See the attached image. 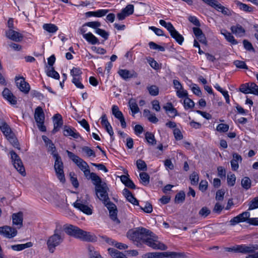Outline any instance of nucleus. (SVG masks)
<instances>
[{"mask_svg":"<svg viewBox=\"0 0 258 258\" xmlns=\"http://www.w3.org/2000/svg\"><path fill=\"white\" fill-rule=\"evenodd\" d=\"M10 154L14 167L21 175L23 176L25 175V168L19 156L14 151H11Z\"/></svg>","mask_w":258,"mask_h":258,"instance_id":"6","label":"nucleus"},{"mask_svg":"<svg viewBox=\"0 0 258 258\" xmlns=\"http://www.w3.org/2000/svg\"><path fill=\"white\" fill-rule=\"evenodd\" d=\"M170 34L171 37L175 39L179 44L181 45L182 43L184 38L175 29Z\"/></svg>","mask_w":258,"mask_h":258,"instance_id":"34","label":"nucleus"},{"mask_svg":"<svg viewBox=\"0 0 258 258\" xmlns=\"http://www.w3.org/2000/svg\"><path fill=\"white\" fill-rule=\"evenodd\" d=\"M123 194L129 202L134 205H139L138 201L128 189L125 188L123 190Z\"/></svg>","mask_w":258,"mask_h":258,"instance_id":"24","label":"nucleus"},{"mask_svg":"<svg viewBox=\"0 0 258 258\" xmlns=\"http://www.w3.org/2000/svg\"><path fill=\"white\" fill-rule=\"evenodd\" d=\"M140 209L146 213H151L153 211L152 205L148 202L146 203L145 206L144 207L140 206Z\"/></svg>","mask_w":258,"mask_h":258,"instance_id":"64","label":"nucleus"},{"mask_svg":"<svg viewBox=\"0 0 258 258\" xmlns=\"http://www.w3.org/2000/svg\"><path fill=\"white\" fill-rule=\"evenodd\" d=\"M145 138L149 144L154 145L156 144V140L155 138L154 135L150 133L147 132L145 134Z\"/></svg>","mask_w":258,"mask_h":258,"instance_id":"40","label":"nucleus"},{"mask_svg":"<svg viewBox=\"0 0 258 258\" xmlns=\"http://www.w3.org/2000/svg\"><path fill=\"white\" fill-rule=\"evenodd\" d=\"M13 224L20 228L23 226V214L22 212L14 213L12 215Z\"/></svg>","mask_w":258,"mask_h":258,"instance_id":"21","label":"nucleus"},{"mask_svg":"<svg viewBox=\"0 0 258 258\" xmlns=\"http://www.w3.org/2000/svg\"><path fill=\"white\" fill-rule=\"evenodd\" d=\"M0 128L6 137L13 133L10 126L3 119H0Z\"/></svg>","mask_w":258,"mask_h":258,"instance_id":"25","label":"nucleus"},{"mask_svg":"<svg viewBox=\"0 0 258 258\" xmlns=\"http://www.w3.org/2000/svg\"><path fill=\"white\" fill-rule=\"evenodd\" d=\"M17 230L9 226L0 227V234L8 238H12L16 236Z\"/></svg>","mask_w":258,"mask_h":258,"instance_id":"9","label":"nucleus"},{"mask_svg":"<svg viewBox=\"0 0 258 258\" xmlns=\"http://www.w3.org/2000/svg\"><path fill=\"white\" fill-rule=\"evenodd\" d=\"M70 180L73 185L75 187H78L79 184L78 181V179L76 177H75V174L74 172H71L70 173Z\"/></svg>","mask_w":258,"mask_h":258,"instance_id":"53","label":"nucleus"},{"mask_svg":"<svg viewBox=\"0 0 258 258\" xmlns=\"http://www.w3.org/2000/svg\"><path fill=\"white\" fill-rule=\"evenodd\" d=\"M122 11L126 15L129 16L134 13V6L133 5L131 4L127 5L124 9H122Z\"/></svg>","mask_w":258,"mask_h":258,"instance_id":"47","label":"nucleus"},{"mask_svg":"<svg viewBox=\"0 0 258 258\" xmlns=\"http://www.w3.org/2000/svg\"><path fill=\"white\" fill-rule=\"evenodd\" d=\"M6 36L9 39L16 42H20L23 38L22 34L12 29L6 31Z\"/></svg>","mask_w":258,"mask_h":258,"instance_id":"15","label":"nucleus"},{"mask_svg":"<svg viewBox=\"0 0 258 258\" xmlns=\"http://www.w3.org/2000/svg\"><path fill=\"white\" fill-rule=\"evenodd\" d=\"M118 73L124 80L132 78H136L138 76V74L133 70L129 71L126 69H121L118 71Z\"/></svg>","mask_w":258,"mask_h":258,"instance_id":"18","label":"nucleus"},{"mask_svg":"<svg viewBox=\"0 0 258 258\" xmlns=\"http://www.w3.org/2000/svg\"><path fill=\"white\" fill-rule=\"evenodd\" d=\"M225 193V192L224 189H221L217 190L216 194V200L219 201H223Z\"/></svg>","mask_w":258,"mask_h":258,"instance_id":"59","label":"nucleus"},{"mask_svg":"<svg viewBox=\"0 0 258 258\" xmlns=\"http://www.w3.org/2000/svg\"><path fill=\"white\" fill-rule=\"evenodd\" d=\"M66 152L69 158L72 160L82 171L89 167L87 162L77 155H76L73 153L68 150H67Z\"/></svg>","mask_w":258,"mask_h":258,"instance_id":"7","label":"nucleus"},{"mask_svg":"<svg viewBox=\"0 0 258 258\" xmlns=\"http://www.w3.org/2000/svg\"><path fill=\"white\" fill-rule=\"evenodd\" d=\"M189 179L191 184L197 185L199 180V177L197 172H194L190 175Z\"/></svg>","mask_w":258,"mask_h":258,"instance_id":"49","label":"nucleus"},{"mask_svg":"<svg viewBox=\"0 0 258 258\" xmlns=\"http://www.w3.org/2000/svg\"><path fill=\"white\" fill-rule=\"evenodd\" d=\"M236 6L237 7L239 8V9L245 12H251L253 11V8L249 6L248 5L242 3L239 1H237L235 3Z\"/></svg>","mask_w":258,"mask_h":258,"instance_id":"33","label":"nucleus"},{"mask_svg":"<svg viewBox=\"0 0 258 258\" xmlns=\"http://www.w3.org/2000/svg\"><path fill=\"white\" fill-rule=\"evenodd\" d=\"M43 28L49 33H54L58 30V27L53 24H44Z\"/></svg>","mask_w":258,"mask_h":258,"instance_id":"37","label":"nucleus"},{"mask_svg":"<svg viewBox=\"0 0 258 258\" xmlns=\"http://www.w3.org/2000/svg\"><path fill=\"white\" fill-rule=\"evenodd\" d=\"M34 118L39 130L43 132H46V128L44 125L45 115L42 108L39 106L35 110Z\"/></svg>","mask_w":258,"mask_h":258,"instance_id":"4","label":"nucleus"},{"mask_svg":"<svg viewBox=\"0 0 258 258\" xmlns=\"http://www.w3.org/2000/svg\"><path fill=\"white\" fill-rule=\"evenodd\" d=\"M217 131L221 133H225L228 131L229 125L224 123H220L217 126Z\"/></svg>","mask_w":258,"mask_h":258,"instance_id":"58","label":"nucleus"},{"mask_svg":"<svg viewBox=\"0 0 258 258\" xmlns=\"http://www.w3.org/2000/svg\"><path fill=\"white\" fill-rule=\"evenodd\" d=\"M16 84L17 87L20 90L24 93H28L30 89L29 84L25 80V78L23 77L15 78Z\"/></svg>","mask_w":258,"mask_h":258,"instance_id":"11","label":"nucleus"},{"mask_svg":"<svg viewBox=\"0 0 258 258\" xmlns=\"http://www.w3.org/2000/svg\"><path fill=\"white\" fill-rule=\"evenodd\" d=\"M221 33L224 36L225 39L233 45H236L238 42L235 39L234 36L226 29H222L221 31Z\"/></svg>","mask_w":258,"mask_h":258,"instance_id":"26","label":"nucleus"},{"mask_svg":"<svg viewBox=\"0 0 258 258\" xmlns=\"http://www.w3.org/2000/svg\"><path fill=\"white\" fill-rule=\"evenodd\" d=\"M2 95L3 97L11 104L16 105L17 104V101L16 97L8 88H6L4 89L2 92Z\"/></svg>","mask_w":258,"mask_h":258,"instance_id":"16","label":"nucleus"},{"mask_svg":"<svg viewBox=\"0 0 258 258\" xmlns=\"http://www.w3.org/2000/svg\"><path fill=\"white\" fill-rule=\"evenodd\" d=\"M64 230L69 235L79 239L82 229L73 225H66L64 226Z\"/></svg>","mask_w":258,"mask_h":258,"instance_id":"10","label":"nucleus"},{"mask_svg":"<svg viewBox=\"0 0 258 258\" xmlns=\"http://www.w3.org/2000/svg\"><path fill=\"white\" fill-rule=\"evenodd\" d=\"M140 177L141 179V182L144 185H147L149 183L150 176L146 172H142L140 173Z\"/></svg>","mask_w":258,"mask_h":258,"instance_id":"41","label":"nucleus"},{"mask_svg":"<svg viewBox=\"0 0 258 258\" xmlns=\"http://www.w3.org/2000/svg\"><path fill=\"white\" fill-rule=\"evenodd\" d=\"M183 103L185 109L192 108L195 106L194 102L188 97H186L184 99Z\"/></svg>","mask_w":258,"mask_h":258,"instance_id":"43","label":"nucleus"},{"mask_svg":"<svg viewBox=\"0 0 258 258\" xmlns=\"http://www.w3.org/2000/svg\"><path fill=\"white\" fill-rule=\"evenodd\" d=\"M108 251L113 258H127L122 252L113 248H109Z\"/></svg>","mask_w":258,"mask_h":258,"instance_id":"31","label":"nucleus"},{"mask_svg":"<svg viewBox=\"0 0 258 258\" xmlns=\"http://www.w3.org/2000/svg\"><path fill=\"white\" fill-rule=\"evenodd\" d=\"M101 123L102 125L105 127L107 132L110 136L111 139H112V140H113L114 139L113 138L114 133L112 126H111L110 123L108 121L106 114H103L101 117Z\"/></svg>","mask_w":258,"mask_h":258,"instance_id":"19","label":"nucleus"},{"mask_svg":"<svg viewBox=\"0 0 258 258\" xmlns=\"http://www.w3.org/2000/svg\"><path fill=\"white\" fill-rule=\"evenodd\" d=\"M248 210H252L258 208V196L253 198L248 204Z\"/></svg>","mask_w":258,"mask_h":258,"instance_id":"44","label":"nucleus"},{"mask_svg":"<svg viewBox=\"0 0 258 258\" xmlns=\"http://www.w3.org/2000/svg\"><path fill=\"white\" fill-rule=\"evenodd\" d=\"M8 140L13 145L14 147L18 148L19 143L18 140L14 137V134L12 133L10 136L7 137Z\"/></svg>","mask_w":258,"mask_h":258,"instance_id":"48","label":"nucleus"},{"mask_svg":"<svg viewBox=\"0 0 258 258\" xmlns=\"http://www.w3.org/2000/svg\"><path fill=\"white\" fill-rule=\"evenodd\" d=\"M128 104L133 115L139 112V108L134 99H130L128 102Z\"/></svg>","mask_w":258,"mask_h":258,"instance_id":"36","label":"nucleus"},{"mask_svg":"<svg viewBox=\"0 0 258 258\" xmlns=\"http://www.w3.org/2000/svg\"><path fill=\"white\" fill-rule=\"evenodd\" d=\"M211 213L210 210L207 207H203L199 211V214L204 218L207 217Z\"/></svg>","mask_w":258,"mask_h":258,"instance_id":"60","label":"nucleus"},{"mask_svg":"<svg viewBox=\"0 0 258 258\" xmlns=\"http://www.w3.org/2000/svg\"><path fill=\"white\" fill-rule=\"evenodd\" d=\"M137 166L140 170L146 171L147 169L145 162L141 159L137 161Z\"/></svg>","mask_w":258,"mask_h":258,"instance_id":"52","label":"nucleus"},{"mask_svg":"<svg viewBox=\"0 0 258 258\" xmlns=\"http://www.w3.org/2000/svg\"><path fill=\"white\" fill-rule=\"evenodd\" d=\"M147 89L151 96H155L159 94V88L156 85L148 86Z\"/></svg>","mask_w":258,"mask_h":258,"instance_id":"42","label":"nucleus"},{"mask_svg":"<svg viewBox=\"0 0 258 258\" xmlns=\"http://www.w3.org/2000/svg\"><path fill=\"white\" fill-rule=\"evenodd\" d=\"M112 113L118 120L124 117L122 113L119 110V108L117 105H113L112 106Z\"/></svg>","mask_w":258,"mask_h":258,"instance_id":"39","label":"nucleus"},{"mask_svg":"<svg viewBox=\"0 0 258 258\" xmlns=\"http://www.w3.org/2000/svg\"><path fill=\"white\" fill-rule=\"evenodd\" d=\"M163 108L171 114L169 115L170 117H174L178 114L177 110L173 107L171 103H167L166 105L163 106Z\"/></svg>","mask_w":258,"mask_h":258,"instance_id":"28","label":"nucleus"},{"mask_svg":"<svg viewBox=\"0 0 258 258\" xmlns=\"http://www.w3.org/2000/svg\"><path fill=\"white\" fill-rule=\"evenodd\" d=\"M250 93L258 96V86L254 83H251L249 85Z\"/></svg>","mask_w":258,"mask_h":258,"instance_id":"61","label":"nucleus"},{"mask_svg":"<svg viewBox=\"0 0 258 258\" xmlns=\"http://www.w3.org/2000/svg\"><path fill=\"white\" fill-rule=\"evenodd\" d=\"M249 217H250V213L249 212H243L230 220L229 221L230 225L234 226L240 222H246Z\"/></svg>","mask_w":258,"mask_h":258,"instance_id":"13","label":"nucleus"},{"mask_svg":"<svg viewBox=\"0 0 258 258\" xmlns=\"http://www.w3.org/2000/svg\"><path fill=\"white\" fill-rule=\"evenodd\" d=\"M105 206L108 209L109 212L110 218L117 223H119L120 221L117 217V210L116 205L112 202L106 203Z\"/></svg>","mask_w":258,"mask_h":258,"instance_id":"14","label":"nucleus"},{"mask_svg":"<svg viewBox=\"0 0 258 258\" xmlns=\"http://www.w3.org/2000/svg\"><path fill=\"white\" fill-rule=\"evenodd\" d=\"M95 33L101 36L105 40L108 38L109 33L103 29L100 28L96 29V30H95Z\"/></svg>","mask_w":258,"mask_h":258,"instance_id":"50","label":"nucleus"},{"mask_svg":"<svg viewBox=\"0 0 258 258\" xmlns=\"http://www.w3.org/2000/svg\"><path fill=\"white\" fill-rule=\"evenodd\" d=\"M258 250V244H245L238 245L237 250L238 252L243 254L253 253L255 250Z\"/></svg>","mask_w":258,"mask_h":258,"instance_id":"12","label":"nucleus"},{"mask_svg":"<svg viewBox=\"0 0 258 258\" xmlns=\"http://www.w3.org/2000/svg\"><path fill=\"white\" fill-rule=\"evenodd\" d=\"M54 159H55L54 168L56 175L61 182L64 183L66 179L63 171V163L61 158L59 155H54Z\"/></svg>","mask_w":258,"mask_h":258,"instance_id":"3","label":"nucleus"},{"mask_svg":"<svg viewBox=\"0 0 258 258\" xmlns=\"http://www.w3.org/2000/svg\"><path fill=\"white\" fill-rule=\"evenodd\" d=\"M89 178L92 180L93 184L95 186V188L97 186L100 187L103 184V182H102L101 178L95 173L92 172Z\"/></svg>","mask_w":258,"mask_h":258,"instance_id":"29","label":"nucleus"},{"mask_svg":"<svg viewBox=\"0 0 258 258\" xmlns=\"http://www.w3.org/2000/svg\"><path fill=\"white\" fill-rule=\"evenodd\" d=\"M236 181V176L235 174H231L230 175H228L227 176V183L230 186H233L235 183Z\"/></svg>","mask_w":258,"mask_h":258,"instance_id":"62","label":"nucleus"},{"mask_svg":"<svg viewBox=\"0 0 258 258\" xmlns=\"http://www.w3.org/2000/svg\"><path fill=\"white\" fill-rule=\"evenodd\" d=\"M234 64L238 68L242 69H248V67L244 61L236 60L233 62Z\"/></svg>","mask_w":258,"mask_h":258,"instance_id":"54","label":"nucleus"},{"mask_svg":"<svg viewBox=\"0 0 258 258\" xmlns=\"http://www.w3.org/2000/svg\"><path fill=\"white\" fill-rule=\"evenodd\" d=\"M84 38L92 45L100 44L98 39L91 32H89L86 33V35H84Z\"/></svg>","mask_w":258,"mask_h":258,"instance_id":"27","label":"nucleus"},{"mask_svg":"<svg viewBox=\"0 0 258 258\" xmlns=\"http://www.w3.org/2000/svg\"><path fill=\"white\" fill-rule=\"evenodd\" d=\"M163 252H148L145 255L147 258H163Z\"/></svg>","mask_w":258,"mask_h":258,"instance_id":"46","label":"nucleus"},{"mask_svg":"<svg viewBox=\"0 0 258 258\" xmlns=\"http://www.w3.org/2000/svg\"><path fill=\"white\" fill-rule=\"evenodd\" d=\"M75 208L79 209L84 213L90 215L93 213L92 209L87 205L86 202L82 200H77L73 204Z\"/></svg>","mask_w":258,"mask_h":258,"instance_id":"8","label":"nucleus"},{"mask_svg":"<svg viewBox=\"0 0 258 258\" xmlns=\"http://www.w3.org/2000/svg\"><path fill=\"white\" fill-rule=\"evenodd\" d=\"M63 135L65 136H71L75 139H78L79 137L78 133H75L71 128L67 126L64 127Z\"/></svg>","mask_w":258,"mask_h":258,"instance_id":"32","label":"nucleus"},{"mask_svg":"<svg viewBox=\"0 0 258 258\" xmlns=\"http://www.w3.org/2000/svg\"><path fill=\"white\" fill-rule=\"evenodd\" d=\"M239 91L244 94L250 93L249 85L248 83L243 84L240 85Z\"/></svg>","mask_w":258,"mask_h":258,"instance_id":"56","label":"nucleus"},{"mask_svg":"<svg viewBox=\"0 0 258 258\" xmlns=\"http://www.w3.org/2000/svg\"><path fill=\"white\" fill-rule=\"evenodd\" d=\"M47 75L48 76L55 79H59V74L54 70L53 67H51L49 69L47 72Z\"/></svg>","mask_w":258,"mask_h":258,"instance_id":"45","label":"nucleus"},{"mask_svg":"<svg viewBox=\"0 0 258 258\" xmlns=\"http://www.w3.org/2000/svg\"><path fill=\"white\" fill-rule=\"evenodd\" d=\"M163 257L181 258L183 256L182 253L176 252H163Z\"/></svg>","mask_w":258,"mask_h":258,"instance_id":"38","label":"nucleus"},{"mask_svg":"<svg viewBox=\"0 0 258 258\" xmlns=\"http://www.w3.org/2000/svg\"><path fill=\"white\" fill-rule=\"evenodd\" d=\"M53 119L54 127L52 130V133L55 134L62 125L63 120L61 115L58 113L55 114L53 116Z\"/></svg>","mask_w":258,"mask_h":258,"instance_id":"20","label":"nucleus"},{"mask_svg":"<svg viewBox=\"0 0 258 258\" xmlns=\"http://www.w3.org/2000/svg\"><path fill=\"white\" fill-rule=\"evenodd\" d=\"M47 147H48V151L51 152V154L53 158L54 155H58L56 151V148L52 142L48 144V146Z\"/></svg>","mask_w":258,"mask_h":258,"instance_id":"63","label":"nucleus"},{"mask_svg":"<svg viewBox=\"0 0 258 258\" xmlns=\"http://www.w3.org/2000/svg\"><path fill=\"white\" fill-rule=\"evenodd\" d=\"M241 185L244 189L248 190L251 187V181L248 177L245 176L241 179Z\"/></svg>","mask_w":258,"mask_h":258,"instance_id":"35","label":"nucleus"},{"mask_svg":"<svg viewBox=\"0 0 258 258\" xmlns=\"http://www.w3.org/2000/svg\"><path fill=\"white\" fill-rule=\"evenodd\" d=\"M232 33L236 36L242 37L245 34V29L239 24L232 26L230 28Z\"/></svg>","mask_w":258,"mask_h":258,"instance_id":"23","label":"nucleus"},{"mask_svg":"<svg viewBox=\"0 0 258 258\" xmlns=\"http://www.w3.org/2000/svg\"><path fill=\"white\" fill-rule=\"evenodd\" d=\"M79 239L88 242H94L97 240V237L91 232L81 230Z\"/></svg>","mask_w":258,"mask_h":258,"instance_id":"17","label":"nucleus"},{"mask_svg":"<svg viewBox=\"0 0 258 258\" xmlns=\"http://www.w3.org/2000/svg\"><path fill=\"white\" fill-rule=\"evenodd\" d=\"M82 74L81 69L79 68L74 67L71 70V75L74 77L78 78L80 77V75Z\"/></svg>","mask_w":258,"mask_h":258,"instance_id":"57","label":"nucleus"},{"mask_svg":"<svg viewBox=\"0 0 258 258\" xmlns=\"http://www.w3.org/2000/svg\"><path fill=\"white\" fill-rule=\"evenodd\" d=\"M108 190L109 188L105 182H103L101 186H97L95 189L97 197L103 203L104 205H106V203L110 202L108 197Z\"/></svg>","mask_w":258,"mask_h":258,"instance_id":"5","label":"nucleus"},{"mask_svg":"<svg viewBox=\"0 0 258 258\" xmlns=\"http://www.w3.org/2000/svg\"><path fill=\"white\" fill-rule=\"evenodd\" d=\"M82 150L83 152H85L88 157L93 156L95 157L96 156L95 152L89 147L84 146L82 148Z\"/></svg>","mask_w":258,"mask_h":258,"instance_id":"51","label":"nucleus"},{"mask_svg":"<svg viewBox=\"0 0 258 258\" xmlns=\"http://www.w3.org/2000/svg\"><path fill=\"white\" fill-rule=\"evenodd\" d=\"M64 238V234L57 227H56L53 234L48 237L46 242L49 252H53L56 247L63 242Z\"/></svg>","mask_w":258,"mask_h":258,"instance_id":"2","label":"nucleus"},{"mask_svg":"<svg viewBox=\"0 0 258 258\" xmlns=\"http://www.w3.org/2000/svg\"><path fill=\"white\" fill-rule=\"evenodd\" d=\"M129 238L136 242L138 247L144 243L154 249L165 250L167 249V246L161 242L154 233L144 227L137 228L130 234Z\"/></svg>","mask_w":258,"mask_h":258,"instance_id":"1","label":"nucleus"},{"mask_svg":"<svg viewBox=\"0 0 258 258\" xmlns=\"http://www.w3.org/2000/svg\"><path fill=\"white\" fill-rule=\"evenodd\" d=\"M32 246V243L31 242H27L25 244H19L11 245V248L15 251H21L25 248L30 247Z\"/></svg>","mask_w":258,"mask_h":258,"instance_id":"30","label":"nucleus"},{"mask_svg":"<svg viewBox=\"0 0 258 258\" xmlns=\"http://www.w3.org/2000/svg\"><path fill=\"white\" fill-rule=\"evenodd\" d=\"M242 161V157L237 153L233 154V159L231 161V168L233 171H236L239 168L238 162Z\"/></svg>","mask_w":258,"mask_h":258,"instance_id":"22","label":"nucleus"},{"mask_svg":"<svg viewBox=\"0 0 258 258\" xmlns=\"http://www.w3.org/2000/svg\"><path fill=\"white\" fill-rule=\"evenodd\" d=\"M85 25H87L88 27L92 28L96 30L101 26V23L98 21H93L86 23Z\"/></svg>","mask_w":258,"mask_h":258,"instance_id":"55","label":"nucleus"}]
</instances>
